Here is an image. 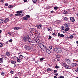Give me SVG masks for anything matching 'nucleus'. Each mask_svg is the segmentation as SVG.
<instances>
[{
  "mask_svg": "<svg viewBox=\"0 0 78 78\" xmlns=\"http://www.w3.org/2000/svg\"><path fill=\"white\" fill-rule=\"evenodd\" d=\"M54 51L57 53H61L62 52V50L61 48H54Z\"/></svg>",
  "mask_w": 78,
  "mask_h": 78,
  "instance_id": "obj_1",
  "label": "nucleus"
},
{
  "mask_svg": "<svg viewBox=\"0 0 78 78\" xmlns=\"http://www.w3.org/2000/svg\"><path fill=\"white\" fill-rule=\"evenodd\" d=\"M63 66L66 69H70V66L67 65L66 63H63Z\"/></svg>",
  "mask_w": 78,
  "mask_h": 78,
  "instance_id": "obj_2",
  "label": "nucleus"
},
{
  "mask_svg": "<svg viewBox=\"0 0 78 78\" xmlns=\"http://www.w3.org/2000/svg\"><path fill=\"white\" fill-rule=\"evenodd\" d=\"M66 62L67 64H70V60L68 58H66Z\"/></svg>",
  "mask_w": 78,
  "mask_h": 78,
  "instance_id": "obj_3",
  "label": "nucleus"
},
{
  "mask_svg": "<svg viewBox=\"0 0 78 78\" xmlns=\"http://www.w3.org/2000/svg\"><path fill=\"white\" fill-rule=\"evenodd\" d=\"M58 37H64V35H63V34L59 33L58 34Z\"/></svg>",
  "mask_w": 78,
  "mask_h": 78,
  "instance_id": "obj_4",
  "label": "nucleus"
},
{
  "mask_svg": "<svg viewBox=\"0 0 78 78\" xmlns=\"http://www.w3.org/2000/svg\"><path fill=\"white\" fill-rule=\"evenodd\" d=\"M70 21L72 22H75V18L73 17H71L70 18Z\"/></svg>",
  "mask_w": 78,
  "mask_h": 78,
  "instance_id": "obj_5",
  "label": "nucleus"
},
{
  "mask_svg": "<svg viewBox=\"0 0 78 78\" xmlns=\"http://www.w3.org/2000/svg\"><path fill=\"white\" fill-rule=\"evenodd\" d=\"M34 41L37 44H39V40L38 39H36L34 40Z\"/></svg>",
  "mask_w": 78,
  "mask_h": 78,
  "instance_id": "obj_6",
  "label": "nucleus"
},
{
  "mask_svg": "<svg viewBox=\"0 0 78 78\" xmlns=\"http://www.w3.org/2000/svg\"><path fill=\"white\" fill-rule=\"evenodd\" d=\"M12 59H13V60H17V59H18V57H17L16 56H15L14 57H12Z\"/></svg>",
  "mask_w": 78,
  "mask_h": 78,
  "instance_id": "obj_7",
  "label": "nucleus"
},
{
  "mask_svg": "<svg viewBox=\"0 0 78 78\" xmlns=\"http://www.w3.org/2000/svg\"><path fill=\"white\" fill-rule=\"evenodd\" d=\"M37 27L38 29H40L42 27V25L41 24H38L37 25Z\"/></svg>",
  "mask_w": 78,
  "mask_h": 78,
  "instance_id": "obj_8",
  "label": "nucleus"
},
{
  "mask_svg": "<svg viewBox=\"0 0 78 78\" xmlns=\"http://www.w3.org/2000/svg\"><path fill=\"white\" fill-rule=\"evenodd\" d=\"M46 53H48V54H50L51 53V51H50V50L49 49H47L46 50Z\"/></svg>",
  "mask_w": 78,
  "mask_h": 78,
  "instance_id": "obj_9",
  "label": "nucleus"
},
{
  "mask_svg": "<svg viewBox=\"0 0 78 78\" xmlns=\"http://www.w3.org/2000/svg\"><path fill=\"white\" fill-rule=\"evenodd\" d=\"M26 41H28L29 42V41H30V37L29 36H28L26 37Z\"/></svg>",
  "mask_w": 78,
  "mask_h": 78,
  "instance_id": "obj_10",
  "label": "nucleus"
},
{
  "mask_svg": "<svg viewBox=\"0 0 78 78\" xmlns=\"http://www.w3.org/2000/svg\"><path fill=\"white\" fill-rule=\"evenodd\" d=\"M9 21V19L7 18L4 20V23H7Z\"/></svg>",
  "mask_w": 78,
  "mask_h": 78,
  "instance_id": "obj_11",
  "label": "nucleus"
},
{
  "mask_svg": "<svg viewBox=\"0 0 78 78\" xmlns=\"http://www.w3.org/2000/svg\"><path fill=\"white\" fill-rule=\"evenodd\" d=\"M22 61V59H20V58H18V59H17V62H20Z\"/></svg>",
  "mask_w": 78,
  "mask_h": 78,
  "instance_id": "obj_12",
  "label": "nucleus"
},
{
  "mask_svg": "<svg viewBox=\"0 0 78 78\" xmlns=\"http://www.w3.org/2000/svg\"><path fill=\"white\" fill-rule=\"evenodd\" d=\"M64 25L65 27H69V26H70V24L69 23L65 24H64Z\"/></svg>",
  "mask_w": 78,
  "mask_h": 78,
  "instance_id": "obj_13",
  "label": "nucleus"
},
{
  "mask_svg": "<svg viewBox=\"0 0 78 78\" xmlns=\"http://www.w3.org/2000/svg\"><path fill=\"white\" fill-rule=\"evenodd\" d=\"M23 19L24 20H28V18L26 16H24L23 18Z\"/></svg>",
  "mask_w": 78,
  "mask_h": 78,
  "instance_id": "obj_14",
  "label": "nucleus"
},
{
  "mask_svg": "<svg viewBox=\"0 0 78 78\" xmlns=\"http://www.w3.org/2000/svg\"><path fill=\"white\" fill-rule=\"evenodd\" d=\"M35 29L34 28H30V31H32L34 32V30H35Z\"/></svg>",
  "mask_w": 78,
  "mask_h": 78,
  "instance_id": "obj_15",
  "label": "nucleus"
},
{
  "mask_svg": "<svg viewBox=\"0 0 78 78\" xmlns=\"http://www.w3.org/2000/svg\"><path fill=\"white\" fill-rule=\"evenodd\" d=\"M23 42H26V41H27V40H26V37H24L23 38Z\"/></svg>",
  "mask_w": 78,
  "mask_h": 78,
  "instance_id": "obj_16",
  "label": "nucleus"
},
{
  "mask_svg": "<svg viewBox=\"0 0 78 78\" xmlns=\"http://www.w3.org/2000/svg\"><path fill=\"white\" fill-rule=\"evenodd\" d=\"M6 54L7 56H10V53L9 52L7 51L6 52Z\"/></svg>",
  "mask_w": 78,
  "mask_h": 78,
  "instance_id": "obj_17",
  "label": "nucleus"
},
{
  "mask_svg": "<svg viewBox=\"0 0 78 78\" xmlns=\"http://www.w3.org/2000/svg\"><path fill=\"white\" fill-rule=\"evenodd\" d=\"M41 45H42L43 47H44V48H45V50H47V47L45 46H44V45L42 44H41Z\"/></svg>",
  "mask_w": 78,
  "mask_h": 78,
  "instance_id": "obj_18",
  "label": "nucleus"
},
{
  "mask_svg": "<svg viewBox=\"0 0 78 78\" xmlns=\"http://www.w3.org/2000/svg\"><path fill=\"white\" fill-rule=\"evenodd\" d=\"M56 58H61V55H58V54H57L56 55Z\"/></svg>",
  "mask_w": 78,
  "mask_h": 78,
  "instance_id": "obj_19",
  "label": "nucleus"
},
{
  "mask_svg": "<svg viewBox=\"0 0 78 78\" xmlns=\"http://www.w3.org/2000/svg\"><path fill=\"white\" fill-rule=\"evenodd\" d=\"M11 64H16V62L12 60L11 61Z\"/></svg>",
  "mask_w": 78,
  "mask_h": 78,
  "instance_id": "obj_20",
  "label": "nucleus"
},
{
  "mask_svg": "<svg viewBox=\"0 0 78 78\" xmlns=\"http://www.w3.org/2000/svg\"><path fill=\"white\" fill-rule=\"evenodd\" d=\"M13 6H14V5H11L8 6V7L9 8H13Z\"/></svg>",
  "mask_w": 78,
  "mask_h": 78,
  "instance_id": "obj_21",
  "label": "nucleus"
},
{
  "mask_svg": "<svg viewBox=\"0 0 78 78\" xmlns=\"http://www.w3.org/2000/svg\"><path fill=\"white\" fill-rule=\"evenodd\" d=\"M66 29H65L66 31H68V30H69V27H66Z\"/></svg>",
  "mask_w": 78,
  "mask_h": 78,
  "instance_id": "obj_22",
  "label": "nucleus"
},
{
  "mask_svg": "<svg viewBox=\"0 0 78 78\" xmlns=\"http://www.w3.org/2000/svg\"><path fill=\"white\" fill-rule=\"evenodd\" d=\"M34 41L32 39L30 38V39L29 40V42H31L32 43H33V42H34Z\"/></svg>",
  "mask_w": 78,
  "mask_h": 78,
  "instance_id": "obj_23",
  "label": "nucleus"
},
{
  "mask_svg": "<svg viewBox=\"0 0 78 78\" xmlns=\"http://www.w3.org/2000/svg\"><path fill=\"white\" fill-rule=\"evenodd\" d=\"M59 68H60V66H58L57 65H56L55 66V69H59Z\"/></svg>",
  "mask_w": 78,
  "mask_h": 78,
  "instance_id": "obj_24",
  "label": "nucleus"
},
{
  "mask_svg": "<svg viewBox=\"0 0 78 78\" xmlns=\"http://www.w3.org/2000/svg\"><path fill=\"white\" fill-rule=\"evenodd\" d=\"M0 63H3V58H0Z\"/></svg>",
  "mask_w": 78,
  "mask_h": 78,
  "instance_id": "obj_25",
  "label": "nucleus"
},
{
  "mask_svg": "<svg viewBox=\"0 0 78 78\" xmlns=\"http://www.w3.org/2000/svg\"><path fill=\"white\" fill-rule=\"evenodd\" d=\"M16 13L17 14H21V13H22V11H18Z\"/></svg>",
  "mask_w": 78,
  "mask_h": 78,
  "instance_id": "obj_26",
  "label": "nucleus"
},
{
  "mask_svg": "<svg viewBox=\"0 0 78 78\" xmlns=\"http://www.w3.org/2000/svg\"><path fill=\"white\" fill-rule=\"evenodd\" d=\"M3 22V20L2 19H0V23H2Z\"/></svg>",
  "mask_w": 78,
  "mask_h": 78,
  "instance_id": "obj_27",
  "label": "nucleus"
},
{
  "mask_svg": "<svg viewBox=\"0 0 78 78\" xmlns=\"http://www.w3.org/2000/svg\"><path fill=\"white\" fill-rule=\"evenodd\" d=\"M48 31H52V30L51 29V27H49L48 28Z\"/></svg>",
  "mask_w": 78,
  "mask_h": 78,
  "instance_id": "obj_28",
  "label": "nucleus"
},
{
  "mask_svg": "<svg viewBox=\"0 0 78 78\" xmlns=\"http://www.w3.org/2000/svg\"><path fill=\"white\" fill-rule=\"evenodd\" d=\"M19 58H20V59H22V58H23V56L22 55H20V56Z\"/></svg>",
  "mask_w": 78,
  "mask_h": 78,
  "instance_id": "obj_29",
  "label": "nucleus"
},
{
  "mask_svg": "<svg viewBox=\"0 0 78 78\" xmlns=\"http://www.w3.org/2000/svg\"><path fill=\"white\" fill-rule=\"evenodd\" d=\"M76 63H73L72 64L73 66V67H74V66H76Z\"/></svg>",
  "mask_w": 78,
  "mask_h": 78,
  "instance_id": "obj_30",
  "label": "nucleus"
},
{
  "mask_svg": "<svg viewBox=\"0 0 78 78\" xmlns=\"http://www.w3.org/2000/svg\"><path fill=\"white\" fill-rule=\"evenodd\" d=\"M26 17H27V18H30V16L28 15H27L26 16Z\"/></svg>",
  "mask_w": 78,
  "mask_h": 78,
  "instance_id": "obj_31",
  "label": "nucleus"
},
{
  "mask_svg": "<svg viewBox=\"0 0 78 78\" xmlns=\"http://www.w3.org/2000/svg\"><path fill=\"white\" fill-rule=\"evenodd\" d=\"M63 13L64 14H67V11H66L65 10L63 12Z\"/></svg>",
  "mask_w": 78,
  "mask_h": 78,
  "instance_id": "obj_32",
  "label": "nucleus"
},
{
  "mask_svg": "<svg viewBox=\"0 0 78 78\" xmlns=\"http://www.w3.org/2000/svg\"><path fill=\"white\" fill-rule=\"evenodd\" d=\"M47 70L48 72H50V71H51V69H47Z\"/></svg>",
  "mask_w": 78,
  "mask_h": 78,
  "instance_id": "obj_33",
  "label": "nucleus"
},
{
  "mask_svg": "<svg viewBox=\"0 0 78 78\" xmlns=\"http://www.w3.org/2000/svg\"><path fill=\"white\" fill-rule=\"evenodd\" d=\"M69 37L70 38V39H73V35H71Z\"/></svg>",
  "mask_w": 78,
  "mask_h": 78,
  "instance_id": "obj_34",
  "label": "nucleus"
},
{
  "mask_svg": "<svg viewBox=\"0 0 78 78\" xmlns=\"http://www.w3.org/2000/svg\"><path fill=\"white\" fill-rule=\"evenodd\" d=\"M64 20H68V18H67V17H65L64 18Z\"/></svg>",
  "mask_w": 78,
  "mask_h": 78,
  "instance_id": "obj_35",
  "label": "nucleus"
},
{
  "mask_svg": "<svg viewBox=\"0 0 78 78\" xmlns=\"http://www.w3.org/2000/svg\"><path fill=\"white\" fill-rule=\"evenodd\" d=\"M31 47L30 46H29L28 48H27V50H31Z\"/></svg>",
  "mask_w": 78,
  "mask_h": 78,
  "instance_id": "obj_36",
  "label": "nucleus"
},
{
  "mask_svg": "<svg viewBox=\"0 0 78 78\" xmlns=\"http://www.w3.org/2000/svg\"><path fill=\"white\" fill-rule=\"evenodd\" d=\"M33 2L34 3H36L37 2V0H33Z\"/></svg>",
  "mask_w": 78,
  "mask_h": 78,
  "instance_id": "obj_37",
  "label": "nucleus"
},
{
  "mask_svg": "<svg viewBox=\"0 0 78 78\" xmlns=\"http://www.w3.org/2000/svg\"><path fill=\"white\" fill-rule=\"evenodd\" d=\"M49 50H51V49H52V46H49Z\"/></svg>",
  "mask_w": 78,
  "mask_h": 78,
  "instance_id": "obj_38",
  "label": "nucleus"
},
{
  "mask_svg": "<svg viewBox=\"0 0 78 78\" xmlns=\"http://www.w3.org/2000/svg\"><path fill=\"white\" fill-rule=\"evenodd\" d=\"M44 58H40V60L41 61H42L43 60H44Z\"/></svg>",
  "mask_w": 78,
  "mask_h": 78,
  "instance_id": "obj_39",
  "label": "nucleus"
},
{
  "mask_svg": "<svg viewBox=\"0 0 78 78\" xmlns=\"http://www.w3.org/2000/svg\"><path fill=\"white\" fill-rule=\"evenodd\" d=\"M62 30H65V28L64 27L62 26Z\"/></svg>",
  "mask_w": 78,
  "mask_h": 78,
  "instance_id": "obj_40",
  "label": "nucleus"
},
{
  "mask_svg": "<svg viewBox=\"0 0 78 78\" xmlns=\"http://www.w3.org/2000/svg\"><path fill=\"white\" fill-rule=\"evenodd\" d=\"M3 47V44L2 43H0V47Z\"/></svg>",
  "mask_w": 78,
  "mask_h": 78,
  "instance_id": "obj_41",
  "label": "nucleus"
},
{
  "mask_svg": "<svg viewBox=\"0 0 78 78\" xmlns=\"http://www.w3.org/2000/svg\"><path fill=\"white\" fill-rule=\"evenodd\" d=\"M51 39V36L50 35H49V38H48V39Z\"/></svg>",
  "mask_w": 78,
  "mask_h": 78,
  "instance_id": "obj_42",
  "label": "nucleus"
},
{
  "mask_svg": "<svg viewBox=\"0 0 78 78\" xmlns=\"http://www.w3.org/2000/svg\"><path fill=\"white\" fill-rule=\"evenodd\" d=\"M19 16H20L21 17H22V16H23V14L21 13V14H19Z\"/></svg>",
  "mask_w": 78,
  "mask_h": 78,
  "instance_id": "obj_43",
  "label": "nucleus"
},
{
  "mask_svg": "<svg viewBox=\"0 0 78 78\" xmlns=\"http://www.w3.org/2000/svg\"><path fill=\"white\" fill-rule=\"evenodd\" d=\"M58 7L56 6L55 7H54V9L55 10H57V9H58Z\"/></svg>",
  "mask_w": 78,
  "mask_h": 78,
  "instance_id": "obj_44",
  "label": "nucleus"
},
{
  "mask_svg": "<svg viewBox=\"0 0 78 78\" xmlns=\"http://www.w3.org/2000/svg\"><path fill=\"white\" fill-rule=\"evenodd\" d=\"M62 32L63 33H65L66 32L65 30H62Z\"/></svg>",
  "mask_w": 78,
  "mask_h": 78,
  "instance_id": "obj_45",
  "label": "nucleus"
},
{
  "mask_svg": "<svg viewBox=\"0 0 78 78\" xmlns=\"http://www.w3.org/2000/svg\"><path fill=\"white\" fill-rule=\"evenodd\" d=\"M10 73H12V74H13L14 73V72L12 71H10Z\"/></svg>",
  "mask_w": 78,
  "mask_h": 78,
  "instance_id": "obj_46",
  "label": "nucleus"
},
{
  "mask_svg": "<svg viewBox=\"0 0 78 78\" xmlns=\"http://www.w3.org/2000/svg\"><path fill=\"white\" fill-rule=\"evenodd\" d=\"M9 42H12V39H10L9 41Z\"/></svg>",
  "mask_w": 78,
  "mask_h": 78,
  "instance_id": "obj_47",
  "label": "nucleus"
},
{
  "mask_svg": "<svg viewBox=\"0 0 78 78\" xmlns=\"http://www.w3.org/2000/svg\"><path fill=\"white\" fill-rule=\"evenodd\" d=\"M14 30H17V27H15L14 28Z\"/></svg>",
  "mask_w": 78,
  "mask_h": 78,
  "instance_id": "obj_48",
  "label": "nucleus"
},
{
  "mask_svg": "<svg viewBox=\"0 0 78 78\" xmlns=\"http://www.w3.org/2000/svg\"><path fill=\"white\" fill-rule=\"evenodd\" d=\"M59 78H64V76H61L59 77Z\"/></svg>",
  "mask_w": 78,
  "mask_h": 78,
  "instance_id": "obj_49",
  "label": "nucleus"
},
{
  "mask_svg": "<svg viewBox=\"0 0 78 78\" xmlns=\"http://www.w3.org/2000/svg\"><path fill=\"white\" fill-rule=\"evenodd\" d=\"M28 46L26 45L25 47L26 48H27V49H28Z\"/></svg>",
  "mask_w": 78,
  "mask_h": 78,
  "instance_id": "obj_50",
  "label": "nucleus"
},
{
  "mask_svg": "<svg viewBox=\"0 0 78 78\" xmlns=\"http://www.w3.org/2000/svg\"><path fill=\"white\" fill-rule=\"evenodd\" d=\"M5 5L6 6H8V3H6Z\"/></svg>",
  "mask_w": 78,
  "mask_h": 78,
  "instance_id": "obj_51",
  "label": "nucleus"
},
{
  "mask_svg": "<svg viewBox=\"0 0 78 78\" xmlns=\"http://www.w3.org/2000/svg\"><path fill=\"white\" fill-rule=\"evenodd\" d=\"M2 75H3V76H4L5 75V73H1Z\"/></svg>",
  "mask_w": 78,
  "mask_h": 78,
  "instance_id": "obj_52",
  "label": "nucleus"
},
{
  "mask_svg": "<svg viewBox=\"0 0 78 78\" xmlns=\"http://www.w3.org/2000/svg\"><path fill=\"white\" fill-rule=\"evenodd\" d=\"M58 72V71L56 70H54V73H56V72Z\"/></svg>",
  "mask_w": 78,
  "mask_h": 78,
  "instance_id": "obj_53",
  "label": "nucleus"
},
{
  "mask_svg": "<svg viewBox=\"0 0 78 78\" xmlns=\"http://www.w3.org/2000/svg\"><path fill=\"white\" fill-rule=\"evenodd\" d=\"M20 27H17V30H20Z\"/></svg>",
  "mask_w": 78,
  "mask_h": 78,
  "instance_id": "obj_54",
  "label": "nucleus"
},
{
  "mask_svg": "<svg viewBox=\"0 0 78 78\" xmlns=\"http://www.w3.org/2000/svg\"><path fill=\"white\" fill-rule=\"evenodd\" d=\"M15 15L16 16H19V14H15Z\"/></svg>",
  "mask_w": 78,
  "mask_h": 78,
  "instance_id": "obj_55",
  "label": "nucleus"
},
{
  "mask_svg": "<svg viewBox=\"0 0 78 78\" xmlns=\"http://www.w3.org/2000/svg\"><path fill=\"white\" fill-rule=\"evenodd\" d=\"M32 46H36V44H31Z\"/></svg>",
  "mask_w": 78,
  "mask_h": 78,
  "instance_id": "obj_56",
  "label": "nucleus"
},
{
  "mask_svg": "<svg viewBox=\"0 0 78 78\" xmlns=\"http://www.w3.org/2000/svg\"><path fill=\"white\" fill-rule=\"evenodd\" d=\"M34 32H35V33H37V31L35 29V30H34Z\"/></svg>",
  "mask_w": 78,
  "mask_h": 78,
  "instance_id": "obj_57",
  "label": "nucleus"
},
{
  "mask_svg": "<svg viewBox=\"0 0 78 78\" xmlns=\"http://www.w3.org/2000/svg\"><path fill=\"white\" fill-rule=\"evenodd\" d=\"M32 61H35V58H32Z\"/></svg>",
  "mask_w": 78,
  "mask_h": 78,
  "instance_id": "obj_58",
  "label": "nucleus"
},
{
  "mask_svg": "<svg viewBox=\"0 0 78 78\" xmlns=\"http://www.w3.org/2000/svg\"><path fill=\"white\" fill-rule=\"evenodd\" d=\"M60 60H61V59H60V58H58V59H57V61H59Z\"/></svg>",
  "mask_w": 78,
  "mask_h": 78,
  "instance_id": "obj_59",
  "label": "nucleus"
},
{
  "mask_svg": "<svg viewBox=\"0 0 78 78\" xmlns=\"http://www.w3.org/2000/svg\"><path fill=\"white\" fill-rule=\"evenodd\" d=\"M52 35H53V36H55V33H53L52 34Z\"/></svg>",
  "mask_w": 78,
  "mask_h": 78,
  "instance_id": "obj_60",
  "label": "nucleus"
},
{
  "mask_svg": "<svg viewBox=\"0 0 78 78\" xmlns=\"http://www.w3.org/2000/svg\"><path fill=\"white\" fill-rule=\"evenodd\" d=\"M2 58H6V57H5V56H2Z\"/></svg>",
  "mask_w": 78,
  "mask_h": 78,
  "instance_id": "obj_61",
  "label": "nucleus"
},
{
  "mask_svg": "<svg viewBox=\"0 0 78 78\" xmlns=\"http://www.w3.org/2000/svg\"><path fill=\"white\" fill-rule=\"evenodd\" d=\"M8 34H9V35H11V33H10V32L8 33Z\"/></svg>",
  "mask_w": 78,
  "mask_h": 78,
  "instance_id": "obj_62",
  "label": "nucleus"
},
{
  "mask_svg": "<svg viewBox=\"0 0 78 78\" xmlns=\"http://www.w3.org/2000/svg\"><path fill=\"white\" fill-rule=\"evenodd\" d=\"M23 1L24 2H27V0H23Z\"/></svg>",
  "mask_w": 78,
  "mask_h": 78,
  "instance_id": "obj_63",
  "label": "nucleus"
},
{
  "mask_svg": "<svg viewBox=\"0 0 78 78\" xmlns=\"http://www.w3.org/2000/svg\"><path fill=\"white\" fill-rule=\"evenodd\" d=\"M54 78H57V77L56 76H54Z\"/></svg>",
  "mask_w": 78,
  "mask_h": 78,
  "instance_id": "obj_64",
  "label": "nucleus"
}]
</instances>
